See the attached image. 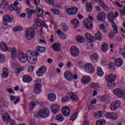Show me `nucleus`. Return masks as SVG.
<instances>
[{
	"instance_id": "nucleus-1",
	"label": "nucleus",
	"mask_w": 125,
	"mask_h": 125,
	"mask_svg": "<svg viewBox=\"0 0 125 125\" xmlns=\"http://www.w3.org/2000/svg\"><path fill=\"white\" fill-rule=\"evenodd\" d=\"M37 54L33 51L32 50L27 51L26 55L23 53H21L19 55V60L21 61L22 63H26L27 61L30 64H35L37 62Z\"/></svg>"
},
{
	"instance_id": "nucleus-2",
	"label": "nucleus",
	"mask_w": 125,
	"mask_h": 125,
	"mask_svg": "<svg viewBox=\"0 0 125 125\" xmlns=\"http://www.w3.org/2000/svg\"><path fill=\"white\" fill-rule=\"evenodd\" d=\"M35 118H42V119H46L49 116V110L47 108H43L39 110L38 113H35Z\"/></svg>"
},
{
	"instance_id": "nucleus-3",
	"label": "nucleus",
	"mask_w": 125,
	"mask_h": 125,
	"mask_svg": "<svg viewBox=\"0 0 125 125\" xmlns=\"http://www.w3.org/2000/svg\"><path fill=\"white\" fill-rule=\"evenodd\" d=\"M35 35L36 33L35 32V29L34 28L27 29L25 31V37L28 41L33 40L35 37Z\"/></svg>"
},
{
	"instance_id": "nucleus-4",
	"label": "nucleus",
	"mask_w": 125,
	"mask_h": 125,
	"mask_svg": "<svg viewBox=\"0 0 125 125\" xmlns=\"http://www.w3.org/2000/svg\"><path fill=\"white\" fill-rule=\"evenodd\" d=\"M121 107V101L120 100H116L110 104V109L112 111H116L117 109Z\"/></svg>"
},
{
	"instance_id": "nucleus-5",
	"label": "nucleus",
	"mask_w": 125,
	"mask_h": 125,
	"mask_svg": "<svg viewBox=\"0 0 125 125\" xmlns=\"http://www.w3.org/2000/svg\"><path fill=\"white\" fill-rule=\"evenodd\" d=\"M84 69L88 74H93L95 71L94 67L90 63H85L84 64Z\"/></svg>"
},
{
	"instance_id": "nucleus-6",
	"label": "nucleus",
	"mask_w": 125,
	"mask_h": 125,
	"mask_svg": "<svg viewBox=\"0 0 125 125\" xmlns=\"http://www.w3.org/2000/svg\"><path fill=\"white\" fill-rule=\"evenodd\" d=\"M112 27L113 28V30L110 32L109 34V37L110 39H113L115 37V35L118 34V26L117 24L115 23H111Z\"/></svg>"
},
{
	"instance_id": "nucleus-7",
	"label": "nucleus",
	"mask_w": 125,
	"mask_h": 125,
	"mask_svg": "<svg viewBox=\"0 0 125 125\" xmlns=\"http://www.w3.org/2000/svg\"><path fill=\"white\" fill-rule=\"evenodd\" d=\"M42 84L40 83V80H36V84L34 87V91L36 93H41L42 91Z\"/></svg>"
},
{
	"instance_id": "nucleus-8",
	"label": "nucleus",
	"mask_w": 125,
	"mask_h": 125,
	"mask_svg": "<svg viewBox=\"0 0 125 125\" xmlns=\"http://www.w3.org/2000/svg\"><path fill=\"white\" fill-rule=\"evenodd\" d=\"M70 53L74 57H78L80 55V50L77 47L72 46L70 48Z\"/></svg>"
},
{
	"instance_id": "nucleus-9",
	"label": "nucleus",
	"mask_w": 125,
	"mask_h": 125,
	"mask_svg": "<svg viewBox=\"0 0 125 125\" xmlns=\"http://www.w3.org/2000/svg\"><path fill=\"white\" fill-rule=\"evenodd\" d=\"M65 11L66 13L69 14V15H75V14H77V13L78 12V8L74 6L71 8L66 9Z\"/></svg>"
},
{
	"instance_id": "nucleus-10",
	"label": "nucleus",
	"mask_w": 125,
	"mask_h": 125,
	"mask_svg": "<svg viewBox=\"0 0 125 125\" xmlns=\"http://www.w3.org/2000/svg\"><path fill=\"white\" fill-rule=\"evenodd\" d=\"M113 94L117 97H123L124 96V91L120 88H115L113 90Z\"/></svg>"
},
{
	"instance_id": "nucleus-11",
	"label": "nucleus",
	"mask_w": 125,
	"mask_h": 125,
	"mask_svg": "<svg viewBox=\"0 0 125 125\" xmlns=\"http://www.w3.org/2000/svg\"><path fill=\"white\" fill-rule=\"evenodd\" d=\"M46 72V66H42L39 69L38 71L36 72L37 76L38 77H42L44 73Z\"/></svg>"
},
{
	"instance_id": "nucleus-12",
	"label": "nucleus",
	"mask_w": 125,
	"mask_h": 125,
	"mask_svg": "<svg viewBox=\"0 0 125 125\" xmlns=\"http://www.w3.org/2000/svg\"><path fill=\"white\" fill-rule=\"evenodd\" d=\"M106 20V14L104 12H100L97 16V20L103 22Z\"/></svg>"
},
{
	"instance_id": "nucleus-13",
	"label": "nucleus",
	"mask_w": 125,
	"mask_h": 125,
	"mask_svg": "<svg viewBox=\"0 0 125 125\" xmlns=\"http://www.w3.org/2000/svg\"><path fill=\"white\" fill-rule=\"evenodd\" d=\"M64 77L69 82L73 81V73L70 71H65L64 72Z\"/></svg>"
},
{
	"instance_id": "nucleus-14",
	"label": "nucleus",
	"mask_w": 125,
	"mask_h": 125,
	"mask_svg": "<svg viewBox=\"0 0 125 125\" xmlns=\"http://www.w3.org/2000/svg\"><path fill=\"white\" fill-rule=\"evenodd\" d=\"M85 38L87 39L88 42H95V38L90 33H87L85 34Z\"/></svg>"
},
{
	"instance_id": "nucleus-15",
	"label": "nucleus",
	"mask_w": 125,
	"mask_h": 125,
	"mask_svg": "<svg viewBox=\"0 0 125 125\" xmlns=\"http://www.w3.org/2000/svg\"><path fill=\"white\" fill-rule=\"evenodd\" d=\"M0 49L1 51L5 52L6 51H9L8 50V47L5 42H1L0 43Z\"/></svg>"
},
{
	"instance_id": "nucleus-16",
	"label": "nucleus",
	"mask_w": 125,
	"mask_h": 125,
	"mask_svg": "<svg viewBox=\"0 0 125 125\" xmlns=\"http://www.w3.org/2000/svg\"><path fill=\"white\" fill-rule=\"evenodd\" d=\"M83 25L86 29H92V27H93L92 22L87 19L84 21Z\"/></svg>"
},
{
	"instance_id": "nucleus-17",
	"label": "nucleus",
	"mask_w": 125,
	"mask_h": 125,
	"mask_svg": "<svg viewBox=\"0 0 125 125\" xmlns=\"http://www.w3.org/2000/svg\"><path fill=\"white\" fill-rule=\"evenodd\" d=\"M117 79V76L114 74H110L105 77V80L107 81L115 82Z\"/></svg>"
},
{
	"instance_id": "nucleus-18",
	"label": "nucleus",
	"mask_w": 125,
	"mask_h": 125,
	"mask_svg": "<svg viewBox=\"0 0 125 125\" xmlns=\"http://www.w3.org/2000/svg\"><path fill=\"white\" fill-rule=\"evenodd\" d=\"M90 60L93 63H96L98 61V59H99V57L98 54L97 53H93L90 56Z\"/></svg>"
},
{
	"instance_id": "nucleus-19",
	"label": "nucleus",
	"mask_w": 125,
	"mask_h": 125,
	"mask_svg": "<svg viewBox=\"0 0 125 125\" xmlns=\"http://www.w3.org/2000/svg\"><path fill=\"white\" fill-rule=\"evenodd\" d=\"M107 19L109 21L110 23H115L114 22V20H115V18H116V16H115V14L112 12L108 13L107 15Z\"/></svg>"
},
{
	"instance_id": "nucleus-20",
	"label": "nucleus",
	"mask_w": 125,
	"mask_h": 125,
	"mask_svg": "<svg viewBox=\"0 0 125 125\" xmlns=\"http://www.w3.org/2000/svg\"><path fill=\"white\" fill-rule=\"evenodd\" d=\"M91 81V78H90V77L88 76H85L83 77L81 80L82 83L84 84H86L88 83H90Z\"/></svg>"
},
{
	"instance_id": "nucleus-21",
	"label": "nucleus",
	"mask_w": 125,
	"mask_h": 125,
	"mask_svg": "<svg viewBox=\"0 0 125 125\" xmlns=\"http://www.w3.org/2000/svg\"><path fill=\"white\" fill-rule=\"evenodd\" d=\"M12 21H13V19L10 16L5 15L3 17L2 21L4 23L6 22L7 23H12Z\"/></svg>"
},
{
	"instance_id": "nucleus-22",
	"label": "nucleus",
	"mask_w": 125,
	"mask_h": 125,
	"mask_svg": "<svg viewBox=\"0 0 125 125\" xmlns=\"http://www.w3.org/2000/svg\"><path fill=\"white\" fill-rule=\"evenodd\" d=\"M71 113V110L69 108V107L67 106H64L63 107V115H64L65 117H68L69 116Z\"/></svg>"
},
{
	"instance_id": "nucleus-23",
	"label": "nucleus",
	"mask_w": 125,
	"mask_h": 125,
	"mask_svg": "<svg viewBox=\"0 0 125 125\" xmlns=\"http://www.w3.org/2000/svg\"><path fill=\"white\" fill-rule=\"evenodd\" d=\"M45 47H42V46H37L36 47V55L39 56V52H40V53H43V52H45Z\"/></svg>"
},
{
	"instance_id": "nucleus-24",
	"label": "nucleus",
	"mask_w": 125,
	"mask_h": 125,
	"mask_svg": "<svg viewBox=\"0 0 125 125\" xmlns=\"http://www.w3.org/2000/svg\"><path fill=\"white\" fill-rule=\"evenodd\" d=\"M50 109L54 114H56V113H58V111H59V107L57 104L52 105Z\"/></svg>"
},
{
	"instance_id": "nucleus-25",
	"label": "nucleus",
	"mask_w": 125,
	"mask_h": 125,
	"mask_svg": "<svg viewBox=\"0 0 125 125\" xmlns=\"http://www.w3.org/2000/svg\"><path fill=\"white\" fill-rule=\"evenodd\" d=\"M11 56L12 59H15L17 57V50L15 48H12L11 50Z\"/></svg>"
},
{
	"instance_id": "nucleus-26",
	"label": "nucleus",
	"mask_w": 125,
	"mask_h": 125,
	"mask_svg": "<svg viewBox=\"0 0 125 125\" xmlns=\"http://www.w3.org/2000/svg\"><path fill=\"white\" fill-rule=\"evenodd\" d=\"M123 63L124 62L123 61V60L121 58L116 59L115 61V64L116 66H117V67H121V66L123 65Z\"/></svg>"
},
{
	"instance_id": "nucleus-27",
	"label": "nucleus",
	"mask_w": 125,
	"mask_h": 125,
	"mask_svg": "<svg viewBox=\"0 0 125 125\" xmlns=\"http://www.w3.org/2000/svg\"><path fill=\"white\" fill-rule=\"evenodd\" d=\"M48 98L50 101H55L56 99V95L53 93H50L48 94Z\"/></svg>"
},
{
	"instance_id": "nucleus-28",
	"label": "nucleus",
	"mask_w": 125,
	"mask_h": 125,
	"mask_svg": "<svg viewBox=\"0 0 125 125\" xmlns=\"http://www.w3.org/2000/svg\"><path fill=\"white\" fill-rule=\"evenodd\" d=\"M71 23L72 25H74V28H78L80 26V23H79V20L76 19H74L71 20Z\"/></svg>"
},
{
	"instance_id": "nucleus-29",
	"label": "nucleus",
	"mask_w": 125,
	"mask_h": 125,
	"mask_svg": "<svg viewBox=\"0 0 125 125\" xmlns=\"http://www.w3.org/2000/svg\"><path fill=\"white\" fill-rule=\"evenodd\" d=\"M9 10L10 11H13V10H15L17 14H19V13L21 12L20 8H17V6H13V5H11L10 7H9Z\"/></svg>"
},
{
	"instance_id": "nucleus-30",
	"label": "nucleus",
	"mask_w": 125,
	"mask_h": 125,
	"mask_svg": "<svg viewBox=\"0 0 125 125\" xmlns=\"http://www.w3.org/2000/svg\"><path fill=\"white\" fill-rule=\"evenodd\" d=\"M75 40L77 42L79 43H82V42H84V37L83 36H81L78 35L76 36Z\"/></svg>"
},
{
	"instance_id": "nucleus-31",
	"label": "nucleus",
	"mask_w": 125,
	"mask_h": 125,
	"mask_svg": "<svg viewBox=\"0 0 125 125\" xmlns=\"http://www.w3.org/2000/svg\"><path fill=\"white\" fill-rule=\"evenodd\" d=\"M32 77L31 76L25 75L22 78L24 83H29L32 81Z\"/></svg>"
},
{
	"instance_id": "nucleus-32",
	"label": "nucleus",
	"mask_w": 125,
	"mask_h": 125,
	"mask_svg": "<svg viewBox=\"0 0 125 125\" xmlns=\"http://www.w3.org/2000/svg\"><path fill=\"white\" fill-rule=\"evenodd\" d=\"M2 78H3V79H6L7 77H8V69H7L6 67L4 68L2 70Z\"/></svg>"
},
{
	"instance_id": "nucleus-33",
	"label": "nucleus",
	"mask_w": 125,
	"mask_h": 125,
	"mask_svg": "<svg viewBox=\"0 0 125 125\" xmlns=\"http://www.w3.org/2000/svg\"><path fill=\"white\" fill-rule=\"evenodd\" d=\"M53 48L55 51H60L61 48V44L56 43L53 44Z\"/></svg>"
},
{
	"instance_id": "nucleus-34",
	"label": "nucleus",
	"mask_w": 125,
	"mask_h": 125,
	"mask_svg": "<svg viewBox=\"0 0 125 125\" xmlns=\"http://www.w3.org/2000/svg\"><path fill=\"white\" fill-rule=\"evenodd\" d=\"M101 49L103 52H107L108 51V45L107 43L105 42L102 43Z\"/></svg>"
},
{
	"instance_id": "nucleus-35",
	"label": "nucleus",
	"mask_w": 125,
	"mask_h": 125,
	"mask_svg": "<svg viewBox=\"0 0 125 125\" xmlns=\"http://www.w3.org/2000/svg\"><path fill=\"white\" fill-rule=\"evenodd\" d=\"M86 8L88 12L92 11V4L90 2H87L86 4Z\"/></svg>"
},
{
	"instance_id": "nucleus-36",
	"label": "nucleus",
	"mask_w": 125,
	"mask_h": 125,
	"mask_svg": "<svg viewBox=\"0 0 125 125\" xmlns=\"http://www.w3.org/2000/svg\"><path fill=\"white\" fill-rule=\"evenodd\" d=\"M97 74L99 77H103L104 75V72L102 70L101 67H98L97 69Z\"/></svg>"
},
{
	"instance_id": "nucleus-37",
	"label": "nucleus",
	"mask_w": 125,
	"mask_h": 125,
	"mask_svg": "<svg viewBox=\"0 0 125 125\" xmlns=\"http://www.w3.org/2000/svg\"><path fill=\"white\" fill-rule=\"evenodd\" d=\"M107 86L109 88H114L115 87V81H107Z\"/></svg>"
},
{
	"instance_id": "nucleus-38",
	"label": "nucleus",
	"mask_w": 125,
	"mask_h": 125,
	"mask_svg": "<svg viewBox=\"0 0 125 125\" xmlns=\"http://www.w3.org/2000/svg\"><path fill=\"white\" fill-rule=\"evenodd\" d=\"M2 118L4 122H8V121H10V117L8 115V113H4L2 115Z\"/></svg>"
},
{
	"instance_id": "nucleus-39",
	"label": "nucleus",
	"mask_w": 125,
	"mask_h": 125,
	"mask_svg": "<svg viewBox=\"0 0 125 125\" xmlns=\"http://www.w3.org/2000/svg\"><path fill=\"white\" fill-rule=\"evenodd\" d=\"M39 104V102H33L30 103L29 105V110L30 111H32L35 108V106H37Z\"/></svg>"
},
{
	"instance_id": "nucleus-40",
	"label": "nucleus",
	"mask_w": 125,
	"mask_h": 125,
	"mask_svg": "<svg viewBox=\"0 0 125 125\" xmlns=\"http://www.w3.org/2000/svg\"><path fill=\"white\" fill-rule=\"evenodd\" d=\"M70 97L72 100H73L74 101H77L78 100V96L76 94L73 93H70Z\"/></svg>"
},
{
	"instance_id": "nucleus-41",
	"label": "nucleus",
	"mask_w": 125,
	"mask_h": 125,
	"mask_svg": "<svg viewBox=\"0 0 125 125\" xmlns=\"http://www.w3.org/2000/svg\"><path fill=\"white\" fill-rule=\"evenodd\" d=\"M95 37L97 41H101L102 40V34L99 32L95 34Z\"/></svg>"
},
{
	"instance_id": "nucleus-42",
	"label": "nucleus",
	"mask_w": 125,
	"mask_h": 125,
	"mask_svg": "<svg viewBox=\"0 0 125 125\" xmlns=\"http://www.w3.org/2000/svg\"><path fill=\"white\" fill-rule=\"evenodd\" d=\"M36 10H37V16L40 17L43 15V11L41 8H37Z\"/></svg>"
},
{
	"instance_id": "nucleus-43",
	"label": "nucleus",
	"mask_w": 125,
	"mask_h": 125,
	"mask_svg": "<svg viewBox=\"0 0 125 125\" xmlns=\"http://www.w3.org/2000/svg\"><path fill=\"white\" fill-rule=\"evenodd\" d=\"M118 119V114L115 112H112L111 120L112 121H117Z\"/></svg>"
},
{
	"instance_id": "nucleus-44",
	"label": "nucleus",
	"mask_w": 125,
	"mask_h": 125,
	"mask_svg": "<svg viewBox=\"0 0 125 125\" xmlns=\"http://www.w3.org/2000/svg\"><path fill=\"white\" fill-rule=\"evenodd\" d=\"M96 125H105L106 121L105 120H98L96 122Z\"/></svg>"
},
{
	"instance_id": "nucleus-45",
	"label": "nucleus",
	"mask_w": 125,
	"mask_h": 125,
	"mask_svg": "<svg viewBox=\"0 0 125 125\" xmlns=\"http://www.w3.org/2000/svg\"><path fill=\"white\" fill-rule=\"evenodd\" d=\"M91 87L94 88V89H97L99 87V83H92L91 84Z\"/></svg>"
},
{
	"instance_id": "nucleus-46",
	"label": "nucleus",
	"mask_w": 125,
	"mask_h": 125,
	"mask_svg": "<svg viewBox=\"0 0 125 125\" xmlns=\"http://www.w3.org/2000/svg\"><path fill=\"white\" fill-rule=\"evenodd\" d=\"M50 12L53 13V14H55L56 15H59L60 14V12H59V10L55 9H51Z\"/></svg>"
},
{
	"instance_id": "nucleus-47",
	"label": "nucleus",
	"mask_w": 125,
	"mask_h": 125,
	"mask_svg": "<svg viewBox=\"0 0 125 125\" xmlns=\"http://www.w3.org/2000/svg\"><path fill=\"white\" fill-rule=\"evenodd\" d=\"M56 120L59 122H63V116L62 115H59L56 117Z\"/></svg>"
},
{
	"instance_id": "nucleus-48",
	"label": "nucleus",
	"mask_w": 125,
	"mask_h": 125,
	"mask_svg": "<svg viewBox=\"0 0 125 125\" xmlns=\"http://www.w3.org/2000/svg\"><path fill=\"white\" fill-rule=\"evenodd\" d=\"M77 117H78V113H74L71 116L70 118V120L72 121V122H74V121H75V120L77 119Z\"/></svg>"
},
{
	"instance_id": "nucleus-49",
	"label": "nucleus",
	"mask_w": 125,
	"mask_h": 125,
	"mask_svg": "<svg viewBox=\"0 0 125 125\" xmlns=\"http://www.w3.org/2000/svg\"><path fill=\"white\" fill-rule=\"evenodd\" d=\"M5 62V57L3 55L0 54V63H3Z\"/></svg>"
},
{
	"instance_id": "nucleus-50",
	"label": "nucleus",
	"mask_w": 125,
	"mask_h": 125,
	"mask_svg": "<svg viewBox=\"0 0 125 125\" xmlns=\"http://www.w3.org/2000/svg\"><path fill=\"white\" fill-rule=\"evenodd\" d=\"M49 5H52L54 3V0H44Z\"/></svg>"
},
{
	"instance_id": "nucleus-51",
	"label": "nucleus",
	"mask_w": 125,
	"mask_h": 125,
	"mask_svg": "<svg viewBox=\"0 0 125 125\" xmlns=\"http://www.w3.org/2000/svg\"><path fill=\"white\" fill-rule=\"evenodd\" d=\"M14 32H17V31H23V27L21 26H18L13 29Z\"/></svg>"
},
{
	"instance_id": "nucleus-52",
	"label": "nucleus",
	"mask_w": 125,
	"mask_h": 125,
	"mask_svg": "<svg viewBox=\"0 0 125 125\" xmlns=\"http://www.w3.org/2000/svg\"><path fill=\"white\" fill-rule=\"evenodd\" d=\"M104 116L106 119H109L111 120V116H112V112H108V113H106L104 114Z\"/></svg>"
},
{
	"instance_id": "nucleus-53",
	"label": "nucleus",
	"mask_w": 125,
	"mask_h": 125,
	"mask_svg": "<svg viewBox=\"0 0 125 125\" xmlns=\"http://www.w3.org/2000/svg\"><path fill=\"white\" fill-rule=\"evenodd\" d=\"M68 30H69V27L68 26V25H67L66 23H64L63 25V32H67Z\"/></svg>"
},
{
	"instance_id": "nucleus-54",
	"label": "nucleus",
	"mask_w": 125,
	"mask_h": 125,
	"mask_svg": "<svg viewBox=\"0 0 125 125\" xmlns=\"http://www.w3.org/2000/svg\"><path fill=\"white\" fill-rule=\"evenodd\" d=\"M32 14L33 13L32 12L31 10L30 9V10H29L27 13V18H31L32 17H33Z\"/></svg>"
},
{
	"instance_id": "nucleus-55",
	"label": "nucleus",
	"mask_w": 125,
	"mask_h": 125,
	"mask_svg": "<svg viewBox=\"0 0 125 125\" xmlns=\"http://www.w3.org/2000/svg\"><path fill=\"white\" fill-rule=\"evenodd\" d=\"M1 4L3 6H7V5H8V3H7V1H6V0H2Z\"/></svg>"
},
{
	"instance_id": "nucleus-56",
	"label": "nucleus",
	"mask_w": 125,
	"mask_h": 125,
	"mask_svg": "<svg viewBox=\"0 0 125 125\" xmlns=\"http://www.w3.org/2000/svg\"><path fill=\"white\" fill-rule=\"evenodd\" d=\"M66 66L67 68H71L72 66H73V63L71 61H68L66 63Z\"/></svg>"
},
{
	"instance_id": "nucleus-57",
	"label": "nucleus",
	"mask_w": 125,
	"mask_h": 125,
	"mask_svg": "<svg viewBox=\"0 0 125 125\" xmlns=\"http://www.w3.org/2000/svg\"><path fill=\"white\" fill-rule=\"evenodd\" d=\"M23 71H24V68L21 67H19L16 70V72L18 74H20V73Z\"/></svg>"
},
{
	"instance_id": "nucleus-58",
	"label": "nucleus",
	"mask_w": 125,
	"mask_h": 125,
	"mask_svg": "<svg viewBox=\"0 0 125 125\" xmlns=\"http://www.w3.org/2000/svg\"><path fill=\"white\" fill-rule=\"evenodd\" d=\"M0 102L1 103V104L2 105V106H7V102L4 100H1Z\"/></svg>"
},
{
	"instance_id": "nucleus-59",
	"label": "nucleus",
	"mask_w": 125,
	"mask_h": 125,
	"mask_svg": "<svg viewBox=\"0 0 125 125\" xmlns=\"http://www.w3.org/2000/svg\"><path fill=\"white\" fill-rule=\"evenodd\" d=\"M101 100L102 102H106V101H107V100H108V99L107 98V97H106L105 96H103L101 98Z\"/></svg>"
},
{
	"instance_id": "nucleus-60",
	"label": "nucleus",
	"mask_w": 125,
	"mask_h": 125,
	"mask_svg": "<svg viewBox=\"0 0 125 125\" xmlns=\"http://www.w3.org/2000/svg\"><path fill=\"white\" fill-rule=\"evenodd\" d=\"M6 91H7V92H9V93H11V94H12V93H15V92H14V91H13V90L12 89L7 88V89H6Z\"/></svg>"
},
{
	"instance_id": "nucleus-61",
	"label": "nucleus",
	"mask_w": 125,
	"mask_h": 125,
	"mask_svg": "<svg viewBox=\"0 0 125 125\" xmlns=\"http://www.w3.org/2000/svg\"><path fill=\"white\" fill-rule=\"evenodd\" d=\"M69 101V97L65 96L63 98V102H68Z\"/></svg>"
},
{
	"instance_id": "nucleus-62",
	"label": "nucleus",
	"mask_w": 125,
	"mask_h": 125,
	"mask_svg": "<svg viewBox=\"0 0 125 125\" xmlns=\"http://www.w3.org/2000/svg\"><path fill=\"white\" fill-rule=\"evenodd\" d=\"M96 116L97 117H98V118H101V117H102V112L99 111L96 113Z\"/></svg>"
},
{
	"instance_id": "nucleus-63",
	"label": "nucleus",
	"mask_w": 125,
	"mask_h": 125,
	"mask_svg": "<svg viewBox=\"0 0 125 125\" xmlns=\"http://www.w3.org/2000/svg\"><path fill=\"white\" fill-rule=\"evenodd\" d=\"M34 71V66H30L28 67V72L31 73Z\"/></svg>"
},
{
	"instance_id": "nucleus-64",
	"label": "nucleus",
	"mask_w": 125,
	"mask_h": 125,
	"mask_svg": "<svg viewBox=\"0 0 125 125\" xmlns=\"http://www.w3.org/2000/svg\"><path fill=\"white\" fill-rule=\"evenodd\" d=\"M10 125H16V123L13 120H10Z\"/></svg>"
}]
</instances>
